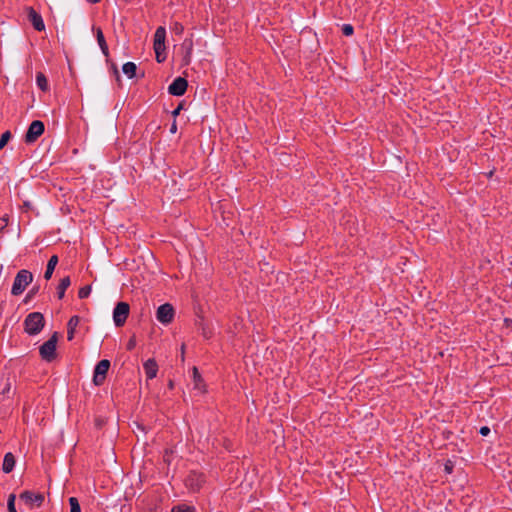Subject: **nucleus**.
<instances>
[{
    "label": "nucleus",
    "instance_id": "nucleus-30",
    "mask_svg": "<svg viewBox=\"0 0 512 512\" xmlns=\"http://www.w3.org/2000/svg\"><path fill=\"white\" fill-rule=\"evenodd\" d=\"M173 29H174V31H175L176 33L181 34V33L183 32V29H184V28H183V26H182L180 23H177V22H176V23L174 24V28H173Z\"/></svg>",
    "mask_w": 512,
    "mask_h": 512
},
{
    "label": "nucleus",
    "instance_id": "nucleus-34",
    "mask_svg": "<svg viewBox=\"0 0 512 512\" xmlns=\"http://www.w3.org/2000/svg\"><path fill=\"white\" fill-rule=\"evenodd\" d=\"M7 226V220L5 218L0 219V232Z\"/></svg>",
    "mask_w": 512,
    "mask_h": 512
},
{
    "label": "nucleus",
    "instance_id": "nucleus-17",
    "mask_svg": "<svg viewBox=\"0 0 512 512\" xmlns=\"http://www.w3.org/2000/svg\"><path fill=\"white\" fill-rule=\"evenodd\" d=\"M58 263V257L56 255L51 256L47 263L46 271L44 273V278L49 280L52 277V274L55 270V267Z\"/></svg>",
    "mask_w": 512,
    "mask_h": 512
},
{
    "label": "nucleus",
    "instance_id": "nucleus-3",
    "mask_svg": "<svg viewBox=\"0 0 512 512\" xmlns=\"http://www.w3.org/2000/svg\"><path fill=\"white\" fill-rule=\"evenodd\" d=\"M33 275L30 271L22 269L20 270L13 282L11 293L14 296H18L24 292L26 287L32 282Z\"/></svg>",
    "mask_w": 512,
    "mask_h": 512
},
{
    "label": "nucleus",
    "instance_id": "nucleus-29",
    "mask_svg": "<svg viewBox=\"0 0 512 512\" xmlns=\"http://www.w3.org/2000/svg\"><path fill=\"white\" fill-rule=\"evenodd\" d=\"M15 499H16L15 494H10V495L8 496L7 506L15 505Z\"/></svg>",
    "mask_w": 512,
    "mask_h": 512
},
{
    "label": "nucleus",
    "instance_id": "nucleus-31",
    "mask_svg": "<svg viewBox=\"0 0 512 512\" xmlns=\"http://www.w3.org/2000/svg\"><path fill=\"white\" fill-rule=\"evenodd\" d=\"M39 290V287H33L26 296V300L34 296Z\"/></svg>",
    "mask_w": 512,
    "mask_h": 512
},
{
    "label": "nucleus",
    "instance_id": "nucleus-9",
    "mask_svg": "<svg viewBox=\"0 0 512 512\" xmlns=\"http://www.w3.org/2000/svg\"><path fill=\"white\" fill-rule=\"evenodd\" d=\"M174 308L171 304L165 303L158 307L156 312V318L162 324H169L174 318Z\"/></svg>",
    "mask_w": 512,
    "mask_h": 512
},
{
    "label": "nucleus",
    "instance_id": "nucleus-26",
    "mask_svg": "<svg viewBox=\"0 0 512 512\" xmlns=\"http://www.w3.org/2000/svg\"><path fill=\"white\" fill-rule=\"evenodd\" d=\"M342 32L345 36H351L354 32L353 26L350 24H344L342 26Z\"/></svg>",
    "mask_w": 512,
    "mask_h": 512
},
{
    "label": "nucleus",
    "instance_id": "nucleus-40",
    "mask_svg": "<svg viewBox=\"0 0 512 512\" xmlns=\"http://www.w3.org/2000/svg\"><path fill=\"white\" fill-rule=\"evenodd\" d=\"M115 73H116L117 77H119V73H118L117 68H115Z\"/></svg>",
    "mask_w": 512,
    "mask_h": 512
},
{
    "label": "nucleus",
    "instance_id": "nucleus-37",
    "mask_svg": "<svg viewBox=\"0 0 512 512\" xmlns=\"http://www.w3.org/2000/svg\"><path fill=\"white\" fill-rule=\"evenodd\" d=\"M86 1L89 3H92V4H96V3L100 2V0H86Z\"/></svg>",
    "mask_w": 512,
    "mask_h": 512
},
{
    "label": "nucleus",
    "instance_id": "nucleus-5",
    "mask_svg": "<svg viewBox=\"0 0 512 512\" xmlns=\"http://www.w3.org/2000/svg\"><path fill=\"white\" fill-rule=\"evenodd\" d=\"M130 313V306L126 302H118L113 310V321L116 327H122Z\"/></svg>",
    "mask_w": 512,
    "mask_h": 512
},
{
    "label": "nucleus",
    "instance_id": "nucleus-11",
    "mask_svg": "<svg viewBox=\"0 0 512 512\" xmlns=\"http://www.w3.org/2000/svg\"><path fill=\"white\" fill-rule=\"evenodd\" d=\"M204 483V476L201 473L192 471L186 478V485L193 491H197Z\"/></svg>",
    "mask_w": 512,
    "mask_h": 512
},
{
    "label": "nucleus",
    "instance_id": "nucleus-4",
    "mask_svg": "<svg viewBox=\"0 0 512 512\" xmlns=\"http://www.w3.org/2000/svg\"><path fill=\"white\" fill-rule=\"evenodd\" d=\"M57 341L58 333L55 332L49 340H47L40 346L39 351L42 359L50 362L55 358Z\"/></svg>",
    "mask_w": 512,
    "mask_h": 512
},
{
    "label": "nucleus",
    "instance_id": "nucleus-36",
    "mask_svg": "<svg viewBox=\"0 0 512 512\" xmlns=\"http://www.w3.org/2000/svg\"><path fill=\"white\" fill-rule=\"evenodd\" d=\"M9 512H17L15 505L7 506Z\"/></svg>",
    "mask_w": 512,
    "mask_h": 512
},
{
    "label": "nucleus",
    "instance_id": "nucleus-20",
    "mask_svg": "<svg viewBox=\"0 0 512 512\" xmlns=\"http://www.w3.org/2000/svg\"><path fill=\"white\" fill-rule=\"evenodd\" d=\"M122 70L123 73L131 79L136 75L137 66L133 62H127L123 65Z\"/></svg>",
    "mask_w": 512,
    "mask_h": 512
},
{
    "label": "nucleus",
    "instance_id": "nucleus-2",
    "mask_svg": "<svg viewBox=\"0 0 512 512\" xmlns=\"http://www.w3.org/2000/svg\"><path fill=\"white\" fill-rule=\"evenodd\" d=\"M165 39H166V29L162 26H159L154 34V51L156 54V60L158 63H162L166 59L165 54Z\"/></svg>",
    "mask_w": 512,
    "mask_h": 512
},
{
    "label": "nucleus",
    "instance_id": "nucleus-32",
    "mask_svg": "<svg viewBox=\"0 0 512 512\" xmlns=\"http://www.w3.org/2000/svg\"><path fill=\"white\" fill-rule=\"evenodd\" d=\"M479 433L482 435V436H487L489 433H490V428L487 427V426H483L480 428V431Z\"/></svg>",
    "mask_w": 512,
    "mask_h": 512
},
{
    "label": "nucleus",
    "instance_id": "nucleus-21",
    "mask_svg": "<svg viewBox=\"0 0 512 512\" xmlns=\"http://www.w3.org/2000/svg\"><path fill=\"white\" fill-rule=\"evenodd\" d=\"M36 83H37V86L39 87V89H41L42 91L48 90V81L43 73H41V72L37 73Z\"/></svg>",
    "mask_w": 512,
    "mask_h": 512
},
{
    "label": "nucleus",
    "instance_id": "nucleus-1",
    "mask_svg": "<svg viewBox=\"0 0 512 512\" xmlns=\"http://www.w3.org/2000/svg\"><path fill=\"white\" fill-rule=\"evenodd\" d=\"M44 324V316L40 312H32L24 320V329L29 335H37L42 331Z\"/></svg>",
    "mask_w": 512,
    "mask_h": 512
},
{
    "label": "nucleus",
    "instance_id": "nucleus-33",
    "mask_svg": "<svg viewBox=\"0 0 512 512\" xmlns=\"http://www.w3.org/2000/svg\"><path fill=\"white\" fill-rule=\"evenodd\" d=\"M183 109V104L180 103L177 108L172 112L173 117H176L180 114L181 110Z\"/></svg>",
    "mask_w": 512,
    "mask_h": 512
},
{
    "label": "nucleus",
    "instance_id": "nucleus-6",
    "mask_svg": "<svg viewBox=\"0 0 512 512\" xmlns=\"http://www.w3.org/2000/svg\"><path fill=\"white\" fill-rule=\"evenodd\" d=\"M44 130V123L40 120H34L25 134V142L27 144L34 143L44 133Z\"/></svg>",
    "mask_w": 512,
    "mask_h": 512
},
{
    "label": "nucleus",
    "instance_id": "nucleus-18",
    "mask_svg": "<svg viewBox=\"0 0 512 512\" xmlns=\"http://www.w3.org/2000/svg\"><path fill=\"white\" fill-rule=\"evenodd\" d=\"M71 280L69 276H66L61 279L58 287H57V297L58 299H62L65 295L66 289L70 286Z\"/></svg>",
    "mask_w": 512,
    "mask_h": 512
},
{
    "label": "nucleus",
    "instance_id": "nucleus-35",
    "mask_svg": "<svg viewBox=\"0 0 512 512\" xmlns=\"http://www.w3.org/2000/svg\"><path fill=\"white\" fill-rule=\"evenodd\" d=\"M176 131H177V124H176V121H174L170 127V132L176 133Z\"/></svg>",
    "mask_w": 512,
    "mask_h": 512
},
{
    "label": "nucleus",
    "instance_id": "nucleus-25",
    "mask_svg": "<svg viewBox=\"0 0 512 512\" xmlns=\"http://www.w3.org/2000/svg\"><path fill=\"white\" fill-rule=\"evenodd\" d=\"M12 135L10 131H6L1 135L0 138V150L5 147V145L8 143V141L11 139Z\"/></svg>",
    "mask_w": 512,
    "mask_h": 512
},
{
    "label": "nucleus",
    "instance_id": "nucleus-41",
    "mask_svg": "<svg viewBox=\"0 0 512 512\" xmlns=\"http://www.w3.org/2000/svg\"><path fill=\"white\" fill-rule=\"evenodd\" d=\"M10 389V386L7 385V387L5 388V391H8Z\"/></svg>",
    "mask_w": 512,
    "mask_h": 512
},
{
    "label": "nucleus",
    "instance_id": "nucleus-22",
    "mask_svg": "<svg viewBox=\"0 0 512 512\" xmlns=\"http://www.w3.org/2000/svg\"><path fill=\"white\" fill-rule=\"evenodd\" d=\"M171 512H195L194 507L186 505V504H180L176 505L172 508Z\"/></svg>",
    "mask_w": 512,
    "mask_h": 512
},
{
    "label": "nucleus",
    "instance_id": "nucleus-16",
    "mask_svg": "<svg viewBox=\"0 0 512 512\" xmlns=\"http://www.w3.org/2000/svg\"><path fill=\"white\" fill-rule=\"evenodd\" d=\"M95 31H96V39H97L98 45H99L102 53L104 54V56L108 57L109 49H108V45L106 43L104 34L100 28L95 29Z\"/></svg>",
    "mask_w": 512,
    "mask_h": 512
},
{
    "label": "nucleus",
    "instance_id": "nucleus-7",
    "mask_svg": "<svg viewBox=\"0 0 512 512\" xmlns=\"http://www.w3.org/2000/svg\"><path fill=\"white\" fill-rule=\"evenodd\" d=\"M19 499L30 509H33L34 507H40L42 505L44 495L32 491H24L19 495Z\"/></svg>",
    "mask_w": 512,
    "mask_h": 512
},
{
    "label": "nucleus",
    "instance_id": "nucleus-13",
    "mask_svg": "<svg viewBox=\"0 0 512 512\" xmlns=\"http://www.w3.org/2000/svg\"><path fill=\"white\" fill-rule=\"evenodd\" d=\"M143 368L145 370V374L148 379H153L157 375L158 371V365L154 359H148L144 365Z\"/></svg>",
    "mask_w": 512,
    "mask_h": 512
},
{
    "label": "nucleus",
    "instance_id": "nucleus-8",
    "mask_svg": "<svg viewBox=\"0 0 512 512\" xmlns=\"http://www.w3.org/2000/svg\"><path fill=\"white\" fill-rule=\"evenodd\" d=\"M109 368L110 361L107 359H103L97 363L93 375V382L96 386H100L104 383Z\"/></svg>",
    "mask_w": 512,
    "mask_h": 512
},
{
    "label": "nucleus",
    "instance_id": "nucleus-10",
    "mask_svg": "<svg viewBox=\"0 0 512 512\" xmlns=\"http://www.w3.org/2000/svg\"><path fill=\"white\" fill-rule=\"evenodd\" d=\"M187 80L183 77H177L168 87V92L174 96H182L187 89Z\"/></svg>",
    "mask_w": 512,
    "mask_h": 512
},
{
    "label": "nucleus",
    "instance_id": "nucleus-39",
    "mask_svg": "<svg viewBox=\"0 0 512 512\" xmlns=\"http://www.w3.org/2000/svg\"><path fill=\"white\" fill-rule=\"evenodd\" d=\"M445 469H446V471L451 472V468L448 467L447 465L445 466Z\"/></svg>",
    "mask_w": 512,
    "mask_h": 512
},
{
    "label": "nucleus",
    "instance_id": "nucleus-24",
    "mask_svg": "<svg viewBox=\"0 0 512 512\" xmlns=\"http://www.w3.org/2000/svg\"><path fill=\"white\" fill-rule=\"evenodd\" d=\"M91 293V286L90 285H86V286H83L80 288L79 292H78V296L80 299H84V298H87Z\"/></svg>",
    "mask_w": 512,
    "mask_h": 512
},
{
    "label": "nucleus",
    "instance_id": "nucleus-19",
    "mask_svg": "<svg viewBox=\"0 0 512 512\" xmlns=\"http://www.w3.org/2000/svg\"><path fill=\"white\" fill-rule=\"evenodd\" d=\"M181 47H182V49L185 50V55L183 57V61L185 64H189L190 58H191V53H192V48H193L192 40L185 39L183 41Z\"/></svg>",
    "mask_w": 512,
    "mask_h": 512
},
{
    "label": "nucleus",
    "instance_id": "nucleus-14",
    "mask_svg": "<svg viewBox=\"0 0 512 512\" xmlns=\"http://www.w3.org/2000/svg\"><path fill=\"white\" fill-rule=\"evenodd\" d=\"M15 457L11 452L5 454L2 464V470L4 473H10L15 466Z\"/></svg>",
    "mask_w": 512,
    "mask_h": 512
},
{
    "label": "nucleus",
    "instance_id": "nucleus-27",
    "mask_svg": "<svg viewBox=\"0 0 512 512\" xmlns=\"http://www.w3.org/2000/svg\"><path fill=\"white\" fill-rule=\"evenodd\" d=\"M193 376H194L195 386L198 388L199 382L201 381V376L198 373V370L196 367L193 368Z\"/></svg>",
    "mask_w": 512,
    "mask_h": 512
},
{
    "label": "nucleus",
    "instance_id": "nucleus-15",
    "mask_svg": "<svg viewBox=\"0 0 512 512\" xmlns=\"http://www.w3.org/2000/svg\"><path fill=\"white\" fill-rule=\"evenodd\" d=\"M80 322V317L75 315L70 318L67 324V339L71 341L74 338L75 329Z\"/></svg>",
    "mask_w": 512,
    "mask_h": 512
},
{
    "label": "nucleus",
    "instance_id": "nucleus-12",
    "mask_svg": "<svg viewBox=\"0 0 512 512\" xmlns=\"http://www.w3.org/2000/svg\"><path fill=\"white\" fill-rule=\"evenodd\" d=\"M28 20L33 25L34 29L37 31H43L45 29L44 21L42 16L36 12L32 7L27 9Z\"/></svg>",
    "mask_w": 512,
    "mask_h": 512
},
{
    "label": "nucleus",
    "instance_id": "nucleus-23",
    "mask_svg": "<svg viewBox=\"0 0 512 512\" xmlns=\"http://www.w3.org/2000/svg\"><path fill=\"white\" fill-rule=\"evenodd\" d=\"M70 512H81L80 504L75 497L69 498Z\"/></svg>",
    "mask_w": 512,
    "mask_h": 512
},
{
    "label": "nucleus",
    "instance_id": "nucleus-28",
    "mask_svg": "<svg viewBox=\"0 0 512 512\" xmlns=\"http://www.w3.org/2000/svg\"><path fill=\"white\" fill-rule=\"evenodd\" d=\"M136 346L135 336L131 337L127 343V350H133Z\"/></svg>",
    "mask_w": 512,
    "mask_h": 512
},
{
    "label": "nucleus",
    "instance_id": "nucleus-38",
    "mask_svg": "<svg viewBox=\"0 0 512 512\" xmlns=\"http://www.w3.org/2000/svg\"><path fill=\"white\" fill-rule=\"evenodd\" d=\"M24 206L29 208L30 207V203L29 202H24Z\"/></svg>",
    "mask_w": 512,
    "mask_h": 512
}]
</instances>
